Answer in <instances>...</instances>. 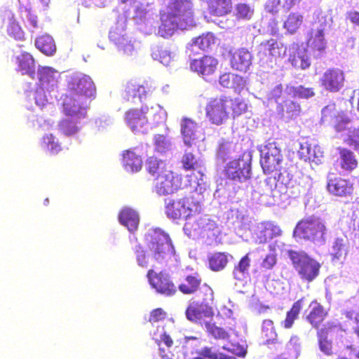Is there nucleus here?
Here are the masks:
<instances>
[{
  "label": "nucleus",
  "mask_w": 359,
  "mask_h": 359,
  "mask_svg": "<svg viewBox=\"0 0 359 359\" xmlns=\"http://www.w3.org/2000/svg\"><path fill=\"white\" fill-rule=\"evenodd\" d=\"M147 249L137 245L135 254L139 266L147 267L149 264L153 267L156 264H161L174 256L175 251L168 233L161 229H152L145 236Z\"/></svg>",
  "instance_id": "1"
},
{
  "label": "nucleus",
  "mask_w": 359,
  "mask_h": 359,
  "mask_svg": "<svg viewBox=\"0 0 359 359\" xmlns=\"http://www.w3.org/2000/svg\"><path fill=\"white\" fill-rule=\"evenodd\" d=\"M247 110L248 104L243 99L226 95L209 98L204 107L205 118L216 126L225 124L231 117L235 119L241 116Z\"/></svg>",
  "instance_id": "2"
},
{
  "label": "nucleus",
  "mask_w": 359,
  "mask_h": 359,
  "mask_svg": "<svg viewBox=\"0 0 359 359\" xmlns=\"http://www.w3.org/2000/svg\"><path fill=\"white\" fill-rule=\"evenodd\" d=\"M193 14L191 0H169L165 9L161 13L159 32L163 37L172 35L179 22L191 18Z\"/></svg>",
  "instance_id": "3"
},
{
  "label": "nucleus",
  "mask_w": 359,
  "mask_h": 359,
  "mask_svg": "<svg viewBox=\"0 0 359 359\" xmlns=\"http://www.w3.org/2000/svg\"><path fill=\"white\" fill-rule=\"evenodd\" d=\"M195 294L196 299L189 303L185 314L189 320L196 323L214 315L215 292L208 283H203Z\"/></svg>",
  "instance_id": "4"
},
{
  "label": "nucleus",
  "mask_w": 359,
  "mask_h": 359,
  "mask_svg": "<svg viewBox=\"0 0 359 359\" xmlns=\"http://www.w3.org/2000/svg\"><path fill=\"white\" fill-rule=\"evenodd\" d=\"M327 229L320 218L315 216L306 217L296 224L293 236L298 240L312 243L325 242Z\"/></svg>",
  "instance_id": "5"
},
{
  "label": "nucleus",
  "mask_w": 359,
  "mask_h": 359,
  "mask_svg": "<svg viewBox=\"0 0 359 359\" xmlns=\"http://www.w3.org/2000/svg\"><path fill=\"white\" fill-rule=\"evenodd\" d=\"M200 203L192 198H168L165 199V213L172 220L189 219L199 215Z\"/></svg>",
  "instance_id": "6"
},
{
  "label": "nucleus",
  "mask_w": 359,
  "mask_h": 359,
  "mask_svg": "<svg viewBox=\"0 0 359 359\" xmlns=\"http://www.w3.org/2000/svg\"><path fill=\"white\" fill-rule=\"evenodd\" d=\"M288 255L302 280L311 283L318 276L321 265L317 260L304 252L290 250Z\"/></svg>",
  "instance_id": "7"
},
{
  "label": "nucleus",
  "mask_w": 359,
  "mask_h": 359,
  "mask_svg": "<svg viewBox=\"0 0 359 359\" xmlns=\"http://www.w3.org/2000/svg\"><path fill=\"white\" fill-rule=\"evenodd\" d=\"M327 30V22L324 16L318 17L311 23V27L306 36V45L316 56H321L327 48V41L325 38Z\"/></svg>",
  "instance_id": "8"
},
{
  "label": "nucleus",
  "mask_w": 359,
  "mask_h": 359,
  "mask_svg": "<svg viewBox=\"0 0 359 359\" xmlns=\"http://www.w3.org/2000/svg\"><path fill=\"white\" fill-rule=\"evenodd\" d=\"M67 93L87 101L95 97L96 88L90 76H74L67 81Z\"/></svg>",
  "instance_id": "9"
},
{
  "label": "nucleus",
  "mask_w": 359,
  "mask_h": 359,
  "mask_svg": "<svg viewBox=\"0 0 359 359\" xmlns=\"http://www.w3.org/2000/svg\"><path fill=\"white\" fill-rule=\"evenodd\" d=\"M182 177L171 170L154 178V189L159 196L172 194L181 188Z\"/></svg>",
  "instance_id": "10"
},
{
  "label": "nucleus",
  "mask_w": 359,
  "mask_h": 359,
  "mask_svg": "<svg viewBox=\"0 0 359 359\" xmlns=\"http://www.w3.org/2000/svg\"><path fill=\"white\" fill-rule=\"evenodd\" d=\"M154 90L155 87L149 81L137 79H130L124 85L122 97L128 102L133 101L136 97L142 100L150 95Z\"/></svg>",
  "instance_id": "11"
},
{
  "label": "nucleus",
  "mask_w": 359,
  "mask_h": 359,
  "mask_svg": "<svg viewBox=\"0 0 359 359\" xmlns=\"http://www.w3.org/2000/svg\"><path fill=\"white\" fill-rule=\"evenodd\" d=\"M283 160L280 149L275 142H268L262 151L260 164L265 174H271L279 170Z\"/></svg>",
  "instance_id": "12"
},
{
  "label": "nucleus",
  "mask_w": 359,
  "mask_h": 359,
  "mask_svg": "<svg viewBox=\"0 0 359 359\" xmlns=\"http://www.w3.org/2000/svg\"><path fill=\"white\" fill-rule=\"evenodd\" d=\"M147 277L151 287L165 297H171L177 292V288L168 274L164 271L156 273L154 269L147 271Z\"/></svg>",
  "instance_id": "13"
},
{
  "label": "nucleus",
  "mask_w": 359,
  "mask_h": 359,
  "mask_svg": "<svg viewBox=\"0 0 359 359\" xmlns=\"http://www.w3.org/2000/svg\"><path fill=\"white\" fill-rule=\"evenodd\" d=\"M86 100L67 93L62 97V112L67 117L83 119L87 115Z\"/></svg>",
  "instance_id": "14"
},
{
  "label": "nucleus",
  "mask_w": 359,
  "mask_h": 359,
  "mask_svg": "<svg viewBox=\"0 0 359 359\" xmlns=\"http://www.w3.org/2000/svg\"><path fill=\"white\" fill-rule=\"evenodd\" d=\"M151 114L147 106L140 108H131L125 113V121L127 126L135 133H143L148 123V117Z\"/></svg>",
  "instance_id": "15"
},
{
  "label": "nucleus",
  "mask_w": 359,
  "mask_h": 359,
  "mask_svg": "<svg viewBox=\"0 0 359 359\" xmlns=\"http://www.w3.org/2000/svg\"><path fill=\"white\" fill-rule=\"evenodd\" d=\"M225 175L229 180L243 182L251 177L250 161L243 158L229 161L225 167Z\"/></svg>",
  "instance_id": "16"
},
{
  "label": "nucleus",
  "mask_w": 359,
  "mask_h": 359,
  "mask_svg": "<svg viewBox=\"0 0 359 359\" xmlns=\"http://www.w3.org/2000/svg\"><path fill=\"white\" fill-rule=\"evenodd\" d=\"M278 177L276 176L268 177L264 182L262 193L261 196L274 198L276 197V189L279 187L280 189H285L287 184L292 179V175L286 169L278 170Z\"/></svg>",
  "instance_id": "17"
},
{
  "label": "nucleus",
  "mask_w": 359,
  "mask_h": 359,
  "mask_svg": "<svg viewBox=\"0 0 359 359\" xmlns=\"http://www.w3.org/2000/svg\"><path fill=\"white\" fill-rule=\"evenodd\" d=\"M195 217L194 230L198 231L201 237L205 239L208 245L217 243L219 231L216 222L208 218L206 215H202L200 213Z\"/></svg>",
  "instance_id": "18"
},
{
  "label": "nucleus",
  "mask_w": 359,
  "mask_h": 359,
  "mask_svg": "<svg viewBox=\"0 0 359 359\" xmlns=\"http://www.w3.org/2000/svg\"><path fill=\"white\" fill-rule=\"evenodd\" d=\"M219 65L218 60L210 55L190 60V69L198 75L206 77L215 74Z\"/></svg>",
  "instance_id": "19"
},
{
  "label": "nucleus",
  "mask_w": 359,
  "mask_h": 359,
  "mask_svg": "<svg viewBox=\"0 0 359 359\" xmlns=\"http://www.w3.org/2000/svg\"><path fill=\"white\" fill-rule=\"evenodd\" d=\"M344 72L339 68L327 69L320 79V85L332 93L339 91L344 87Z\"/></svg>",
  "instance_id": "20"
},
{
  "label": "nucleus",
  "mask_w": 359,
  "mask_h": 359,
  "mask_svg": "<svg viewBox=\"0 0 359 359\" xmlns=\"http://www.w3.org/2000/svg\"><path fill=\"white\" fill-rule=\"evenodd\" d=\"M353 184L349 180L334 176V173H329L327 180V189L334 196L346 197L353 191Z\"/></svg>",
  "instance_id": "21"
},
{
  "label": "nucleus",
  "mask_w": 359,
  "mask_h": 359,
  "mask_svg": "<svg viewBox=\"0 0 359 359\" xmlns=\"http://www.w3.org/2000/svg\"><path fill=\"white\" fill-rule=\"evenodd\" d=\"M327 315V311L325 307L315 299L309 304L305 319L313 328L318 330Z\"/></svg>",
  "instance_id": "22"
},
{
  "label": "nucleus",
  "mask_w": 359,
  "mask_h": 359,
  "mask_svg": "<svg viewBox=\"0 0 359 359\" xmlns=\"http://www.w3.org/2000/svg\"><path fill=\"white\" fill-rule=\"evenodd\" d=\"M282 230L280 226L273 222H261L256 232V243L265 244L274 238L281 236Z\"/></svg>",
  "instance_id": "23"
},
{
  "label": "nucleus",
  "mask_w": 359,
  "mask_h": 359,
  "mask_svg": "<svg viewBox=\"0 0 359 359\" xmlns=\"http://www.w3.org/2000/svg\"><path fill=\"white\" fill-rule=\"evenodd\" d=\"M202 284V278L198 272H184L178 289L183 294L190 295L196 293Z\"/></svg>",
  "instance_id": "24"
},
{
  "label": "nucleus",
  "mask_w": 359,
  "mask_h": 359,
  "mask_svg": "<svg viewBox=\"0 0 359 359\" xmlns=\"http://www.w3.org/2000/svg\"><path fill=\"white\" fill-rule=\"evenodd\" d=\"M230 57V65L231 67L237 71L246 72L250 65L252 56L250 53L245 48H239L238 50L229 51Z\"/></svg>",
  "instance_id": "25"
},
{
  "label": "nucleus",
  "mask_w": 359,
  "mask_h": 359,
  "mask_svg": "<svg viewBox=\"0 0 359 359\" xmlns=\"http://www.w3.org/2000/svg\"><path fill=\"white\" fill-rule=\"evenodd\" d=\"M288 61L296 69H306L311 66L309 57L306 50L300 48L298 43H293L290 47Z\"/></svg>",
  "instance_id": "26"
},
{
  "label": "nucleus",
  "mask_w": 359,
  "mask_h": 359,
  "mask_svg": "<svg viewBox=\"0 0 359 359\" xmlns=\"http://www.w3.org/2000/svg\"><path fill=\"white\" fill-rule=\"evenodd\" d=\"M265 54H268L275 60L283 58L286 53L287 46L278 39H269L260 43Z\"/></svg>",
  "instance_id": "27"
},
{
  "label": "nucleus",
  "mask_w": 359,
  "mask_h": 359,
  "mask_svg": "<svg viewBox=\"0 0 359 359\" xmlns=\"http://www.w3.org/2000/svg\"><path fill=\"white\" fill-rule=\"evenodd\" d=\"M339 165L345 173L350 174L358 167V161L355 154L346 149L339 148Z\"/></svg>",
  "instance_id": "28"
},
{
  "label": "nucleus",
  "mask_w": 359,
  "mask_h": 359,
  "mask_svg": "<svg viewBox=\"0 0 359 359\" xmlns=\"http://www.w3.org/2000/svg\"><path fill=\"white\" fill-rule=\"evenodd\" d=\"M337 325L332 322H327L323 327L317 330L320 350L326 355L332 353V342L327 339L329 333L337 328Z\"/></svg>",
  "instance_id": "29"
},
{
  "label": "nucleus",
  "mask_w": 359,
  "mask_h": 359,
  "mask_svg": "<svg viewBox=\"0 0 359 359\" xmlns=\"http://www.w3.org/2000/svg\"><path fill=\"white\" fill-rule=\"evenodd\" d=\"M298 153L301 159L309 162H317L323 156V153L320 151L319 147L313 146L308 142L300 144Z\"/></svg>",
  "instance_id": "30"
},
{
  "label": "nucleus",
  "mask_w": 359,
  "mask_h": 359,
  "mask_svg": "<svg viewBox=\"0 0 359 359\" xmlns=\"http://www.w3.org/2000/svg\"><path fill=\"white\" fill-rule=\"evenodd\" d=\"M109 39L117 47L118 51L124 55H130L134 51V46L131 41L118 29L109 32Z\"/></svg>",
  "instance_id": "31"
},
{
  "label": "nucleus",
  "mask_w": 359,
  "mask_h": 359,
  "mask_svg": "<svg viewBox=\"0 0 359 359\" xmlns=\"http://www.w3.org/2000/svg\"><path fill=\"white\" fill-rule=\"evenodd\" d=\"M198 130V124L193 119L187 117H183L180 123L181 134L184 142L191 146V142L196 137V133Z\"/></svg>",
  "instance_id": "32"
},
{
  "label": "nucleus",
  "mask_w": 359,
  "mask_h": 359,
  "mask_svg": "<svg viewBox=\"0 0 359 359\" xmlns=\"http://www.w3.org/2000/svg\"><path fill=\"white\" fill-rule=\"evenodd\" d=\"M208 13L213 16L228 15L232 10L231 0H207Z\"/></svg>",
  "instance_id": "33"
},
{
  "label": "nucleus",
  "mask_w": 359,
  "mask_h": 359,
  "mask_svg": "<svg viewBox=\"0 0 359 359\" xmlns=\"http://www.w3.org/2000/svg\"><path fill=\"white\" fill-rule=\"evenodd\" d=\"M118 219L130 231L137 230L140 222L137 212L130 208H124L121 210Z\"/></svg>",
  "instance_id": "34"
},
{
  "label": "nucleus",
  "mask_w": 359,
  "mask_h": 359,
  "mask_svg": "<svg viewBox=\"0 0 359 359\" xmlns=\"http://www.w3.org/2000/svg\"><path fill=\"white\" fill-rule=\"evenodd\" d=\"M181 163L182 164V168L185 170H192V171H197V174L199 176L195 177V179L190 180V182H192L195 184H199V180H201V177H203V172L200 170L201 164L199 163V161L196 158L195 155L191 152H185L183 155Z\"/></svg>",
  "instance_id": "35"
},
{
  "label": "nucleus",
  "mask_w": 359,
  "mask_h": 359,
  "mask_svg": "<svg viewBox=\"0 0 359 359\" xmlns=\"http://www.w3.org/2000/svg\"><path fill=\"white\" fill-rule=\"evenodd\" d=\"M18 71L22 74H27L34 79L35 75V61L32 55L28 53H22L16 57Z\"/></svg>",
  "instance_id": "36"
},
{
  "label": "nucleus",
  "mask_w": 359,
  "mask_h": 359,
  "mask_svg": "<svg viewBox=\"0 0 359 359\" xmlns=\"http://www.w3.org/2000/svg\"><path fill=\"white\" fill-rule=\"evenodd\" d=\"M122 163L124 168L129 172H138L142 167V158L130 149L123 152Z\"/></svg>",
  "instance_id": "37"
},
{
  "label": "nucleus",
  "mask_w": 359,
  "mask_h": 359,
  "mask_svg": "<svg viewBox=\"0 0 359 359\" xmlns=\"http://www.w3.org/2000/svg\"><path fill=\"white\" fill-rule=\"evenodd\" d=\"M305 297H302L293 303L290 309L287 311L284 320L280 323V325L285 329L292 327L294 321L298 319L299 313L303 308Z\"/></svg>",
  "instance_id": "38"
},
{
  "label": "nucleus",
  "mask_w": 359,
  "mask_h": 359,
  "mask_svg": "<svg viewBox=\"0 0 359 359\" xmlns=\"http://www.w3.org/2000/svg\"><path fill=\"white\" fill-rule=\"evenodd\" d=\"M145 168L147 172L154 178L170 170L164 161L154 156H150L147 159Z\"/></svg>",
  "instance_id": "39"
},
{
  "label": "nucleus",
  "mask_w": 359,
  "mask_h": 359,
  "mask_svg": "<svg viewBox=\"0 0 359 359\" xmlns=\"http://www.w3.org/2000/svg\"><path fill=\"white\" fill-rule=\"evenodd\" d=\"M251 266V259L250 253H247L239 260L233 269V278L238 280H244L249 273V269Z\"/></svg>",
  "instance_id": "40"
},
{
  "label": "nucleus",
  "mask_w": 359,
  "mask_h": 359,
  "mask_svg": "<svg viewBox=\"0 0 359 359\" xmlns=\"http://www.w3.org/2000/svg\"><path fill=\"white\" fill-rule=\"evenodd\" d=\"M152 57L167 66L170 64L175 57L174 52L170 50L164 46H156L152 49Z\"/></svg>",
  "instance_id": "41"
},
{
  "label": "nucleus",
  "mask_w": 359,
  "mask_h": 359,
  "mask_svg": "<svg viewBox=\"0 0 359 359\" xmlns=\"http://www.w3.org/2000/svg\"><path fill=\"white\" fill-rule=\"evenodd\" d=\"M302 0H268L266 8L270 13H277L279 8L287 12Z\"/></svg>",
  "instance_id": "42"
},
{
  "label": "nucleus",
  "mask_w": 359,
  "mask_h": 359,
  "mask_svg": "<svg viewBox=\"0 0 359 359\" xmlns=\"http://www.w3.org/2000/svg\"><path fill=\"white\" fill-rule=\"evenodd\" d=\"M42 149L50 155H56L62 150V147L53 134L45 135L41 142Z\"/></svg>",
  "instance_id": "43"
},
{
  "label": "nucleus",
  "mask_w": 359,
  "mask_h": 359,
  "mask_svg": "<svg viewBox=\"0 0 359 359\" xmlns=\"http://www.w3.org/2000/svg\"><path fill=\"white\" fill-rule=\"evenodd\" d=\"M36 48L46 55H52L56 50L53 39L48 34L42 35L35 41Z\"/></svg>",
  "instance_id": "44"
},
{
  "label": "nucleus",
  "mask_w": 359,
  "mask_h": 359,
  "mask_svg": "<svg viewBox=\"0 0 359 359\" xmlns=\"http://www.w3.org/2000/svg\"><path fill=\"white\" fill-rule=\"evenodd\" d=\"M81 120V119L72 118L71 117L63 118L59 123V130L65 135H74L80 128L79 125Z\"/></svg>",
  "instance_id": "45"
},
{
  "label": "nucleus",
  "mask_w": 359,
  "mask_h": 359,
  "mask_svg": "<svg viewBox=\"0 0 359 359\" xmlns=\"http://www.w3.org/2000/svg\"><path fill=\"white\" fill-rule=\"evenodd\" d=\"M304 16L297 12L290 13L283 23V27L291 34L297 32L303 23Z\"/></svg>",
  "instance_id": "46"
},
{
  "label": "nucleus",
  "mask_w": 359,
  "mask_h": 359,
  "mask_svg": "<svg viewBox=\"0 0 359 359\" xmlns=\"http://www.w3.org/2000/svg\"><path fill=\"white\" fill-rule=\"evenodd\" d=\"M208 262L212 271L222 270L228 263L227 255L224 252H215L208 257Z\"/></svg>",
  "instance_id": "47"
},
{
  "label": "nucleus",
  "mask_w": 359,
  "mask_h": 359,
  "mask_svg": "<svg viewBox=\"0 0 359 359\" xmlns=\"http://www.w3.org/2000/svg\"><path fill=\"white\" fill-rule=\"evenodd\" d=\"M194 43L201 50H207L215 44L216 37L212 33L208 32L196 38Z\"/></svg>",
  "instance_id": "48"
},
{
  "label": "nucleus",
  "mask_w": 359,
  "mask_h": 359,
  "mask_svg": "<svg viewBox=\"0 0 359 359\" xmlns=\"http://www.w3.org/2000/svg\"><path fill=\"white\" fill-rule=\"evenodd\" d=\"M290 93L294 97L308 99L314 96L315 93L312 88H306L302 85L290 88Z\"/></svg>",
  "instance_id": "49"
},
{
  "label": "nucleus",
  "mask_w": 359,
  "mask_h": 359,
  "mask_svg": "<svg viewBox=\"0 0 359 359\" xmlns=\"http://www.w3.org/2000/svg\"><path fill=\"white\" fill-rule=\"evenodd\" d=\"M253 13V9L246 4L240 3L236 6L235 16L238 20H249L251 18Z\"/></svg>",
  "instance_id": "50"
},
{
  "label": "nucleus",
  "mask_w": 359,
  "mask_h": 359,
  "mask_svg": "<svg viewBox=\"0 0 359 359\" xmlns=\"http://www.w3.org/2000/svg\"><path fill=\"white\" fill-rule=\"evenodd\" d=\"M335 125L334 128L338 132H345L344 138L346 137V133H350L353 130H351V121L348 118H346L343 116V114H340L337 118L334 121Z\"/></svg>",
  "instance_id": "51"
},
{
  "label": "nucleus",
  "mask_w": 359,
  "mask_h": 359,
  "mask_svg": "<svg viewBox=\"0 0 359 359\" xmlns=\"http://www.w3.org/2000/svg\"><path fill=\"white\" fill-rule=\"evenodd\" d=\"M154 140L156 149L158 152L163 153L170 149L171 144L166 136L157 134L154 136Z\"/></svg>",
  "instance_id": "52"
},
{
  "label": "nucleus",
  "mask_w": 359,
  "mask_h": 359,
  "mask_svg": "<svg viewBox=\"0 0 359 359\" xmlns=\"http://www.w3.org/2000/svg\"><path fill=\"white\" fill-rule=\"evenodd\" d=\"M205 327L209 334L216 339H225L229 336L224 329L217 327L215 324L207 323Z\"/></svg>",
  "instance_id": "53"
},
{
  "label": "nucleus",
  "mask_w": 359,
  "mask_h": 359,
  "mask_svg": "<svg viewBox=\"0 0 359 359\" xmlns=\"http://www.w3.org/2000/svg\"><path fill=\"white\" fill-rule=\"evenodd\" d=\"M7 32L11 36L15 38V39L20 40L23 38L24 36V32L22 28L13 18L10 19Z\"/></svg>",
  "instance_id": "54"
},
{
  "label": "nucleus",
  "mask_w": 359,
  "mask_h": 359,
  "mask_svg": "<svg viewBox=\"0 0 359 359\" xmlns=\"http://www.w3.org/2000/svg\"><path fill=\"white\" fill-rule=\"evenodd\" d=\"M55 71L48 67H43L38 70L39 80L41 85L54 80Z\"/></svg>",
  "instance_id": "55"
},
{
  "label": "nucleus",
  "mask_w": 359,
  "mask_h": 359,
  "mask_svg": "<svg viewBox=\"0 0 359 359\" xmlns=\"http://www.w3.org/2000/svg\"><path fill=\"white\" fill-rule=\"evenodd\" d=\"M346 243L343 238H337L332 245L333 255L335 258H340L342 255H346Z\"/></svg>",
  "instance_id": "56"
},
{
  "label": "nucleus",
  "mask_w": 359,
  "mask_h": 359,
  "mask_svg": "<svg viewBox=\"0 0 359 359\" xmlns=\"http://www.w3.org/2000/svg\"><path fill=\"white\" fill-rule=\"evenodd\" d=\"M262 332L266 337H268L266 341L269 343L270 341H273L275 339L276 333L275 332L273 322L271 320H264L262 323Z\"/></svg>",
  "instance_id": "57"
},
{
  "label": "nucleus",
  "mask_w": 359,
  "mask_h": 359,
  "mask_svg": "<svg viewBox=\"0 0 359 359\" xmlns=\"http://www.w3.org/2000/svg\"><path fill=\"white\" fill-rule=\"evenodd\" d=\"M344 142L356 150H359V127L354 128L350 133H346Z\"/></svg>",
  "instance_id": "58"
},
{
  "label": "nucleus",
  "mask_w": 359,
  "mask_h": 359,
  "mask_svg": "<svg viewBox=\"0 0 359 359\" xmlns=\"http://www.w3.org/2000/svg\"><path fill=\"white\" fill-rule=\"evenodd\" d=\"M323 118L334 121L341 114L336 109L334 103H331L325 106L322 110Z\"/></svg>",
  "instance_id": "59"
},
{
  "label": "nucleus",
  "mask_w": 359,
  "mask_h": 359,
  "mask_svg": "<svg viewBox=\"0 0 359 359\" xmlns=\"http://www.w3.org/2000/svg\"><path fill=\"white\" fill-rule=\"evenodd\" d=\"M277 263V256L276 254H267L261 263L262 269L265 271L271 270Z\"/></svg>",
  "instance_id": "60"
},
{
  "label": "nucleus",
  "mask_w": 359,
  "mask_h": 359,
  "mask_svg": "<svg viewBox=\"0 0 359 359\" xmlns=\"http://www.w3.org/2000/svg\"><path fill=\"white\" fill-rule=\"evenodd\" d=\"M166 312L163 309H155L150 312L148 321L151 323L162 321L166 318Z\"/></svg>",
  "instance_id": "61"
},
{
  "label": "nucleus",
  "mask_w": 359,
  "mask_h": 359,
  "mask_svg": "<svg viewBox=\"0 0 359 359\" xmlns=\"http://www.w3.org/2000/svg\"><path fill=\"white\" fill-rule=\"evenodd\" d=\"M285 111L290 116H297L300 113V105L294 101H287L285 104Z\"/></svg>",
  "instance_id": "62"
},
{
  "label": "nucleus",
  "mask_w": 359,
  "mask_h": 359,
  "mask_svg": "<svg viewBox=\"0 0 359 359\" xmlns=\"http://www.w3.org/2000/svg\"><path fill=\"white\" fill-rule=\"evenodd\" d=\"M234 74L230 72H225L220 75L219 78V84L226 88H230L232 86L233 81Z\"/></svg>",
  "instance_id": "63"
},
{
  "label": "nucleus",
  "mask_w": 359,
  "mask_h": 359,
  "mask_svg": "<svg viewBox=\"0 0 359 359\" xmlns=\"http://www.w3.org/2000/svg\"><path fill=\"white\" fill-rule=\"evenodd\" d=\"M246 82L243 76L234 74L233 81L232 82V86L230 88L234 89L235 91L240 93L245 87Z\"/></svg>",
  "instance_id": "64"
}]
</instances>
